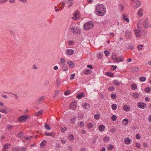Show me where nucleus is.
Masks as SVG:
<instances>
[{
  "label": "nucleus",
  "mask_w": 151,
  "mask_h": 151,
  "mask_svg": "<svg viewBox=\"0 0 151 151\" xmlns=\"http://www.w3.org/2000/svg\"><path fill=\"white\" fill-rule=\"evenodd\" d=\"M133 97L135 98H138L139 96V94L138 93L135 92L133 93Z\"/></svg>",
  "instance_id": "27"
},
{
  "label": "nucleus",
  "mask_w": 151,
  "mask_h": 151,
  "mask_svg": "<svg viewBox=\"0 0 151 151\" xmlns=\"http://www.w3.org/2000/svg\"><path fill=\"white\" fill-rule=\"evenodd\" d=\"M47 144V142L46 140H44L40 144V147L41 148H43Z\"/></svg>",
  "instance_id": "18"
},
{
  "label": "nucleus",
  "mask_w": 151,
  "mask_h": 151,
  "mask_svg": "<svg viewBox=\"0 0 151 151\" xmlns=\"http://www.w3.org/2000/svg\"><path fill=\"white\" fill-rule=\"evenodd\" d=\"M106 75L110 77H113L114 76L113 73L110 72H106Z\"/></svg>",
  "instance_id": "29"
},
{
  "label": "nucleus",
  "mask_w": 151,
  "mask_h": 151,
  "mask_svg": "<svg viewBox=\"0 0 151 151\" xmlns=\"http://www.w3.org/2000/svg\"><path fill=\"white\" fill-rule=\"evenodd\" d=\"M77 104L75 102L72 103L70 105V109L73 110H75L77 107Z\"/></svg>",
  "instance_id": "6"
},
{
  "label": "nucleus",
  "mask_w": 151,
  "mask_h": 151,
  "mask_svg": "<svg viewBox=\"0 0 151 151\" xmlns=\"http://www.w3.org/2000/svg\"><path fill=\"white\" fill-rule=\"evenodd\" d=\"M111 108L112 110H115L117 108V105L116 104H113L111 106Z\"/></svg>",
  "instance_id": "32"
},
{
  "label": "nucleus",
  "mask_w": 151,
  "mask_h": 151,
  "mask_svg": "<svg viewBox=\"0 0 151 151\" xmlns=\"http://www.w3.org/2000/svg\"><path fill=\"white\" fill-rule=\"evenodd\" d=\"M111 132H116V130L115 128H112L111 129Z\"/></svg>",
  "instance_id": "63"
},
{
  "label": "nucleus",
  "mask_w": 151,
  "mask_h": 151,
  "mask_svg": "<svg viewBox=\"0 0 151 151\" xmlns=\"http://www.w3.org/2000/svg\"><path fill=\"white\" fill-rule=\"evenodd\" d=\"M130 109L129 106L127 105H125L124 106L123 109L126 111H129Z\"/></svg>",
  "instance_id": "15"
},
{
  "label": "nucleus",
  "mask_w": 151,
  "mask_h": 151,
  "mask_svg": "<svg viewBox=\"0 0 151 151\" xmlns=\"http://www.w3.org/2000/svg\"><path fill=\"white\" fill-rule=\"evenodd\" d=\"M136 138L137 139H139L140 138V136L139 134H137L136 135Z\"/></svg>",
  "instance_id": "61"
},
{
  "label": "nucleus",
  "mask_w": 151,
  "mask_h": 151,
  "mask_svg": "<svg viewBox=\"0 0 151 151\" xmlns=\"http://www.w3.org/2000/svg\"><path fill=\"white\" fill-rule=\"evenodd\" d=\"M61 65L62 66V68L63 70L65 71H66L68 70V68L65 64H63Z\"/></svg>",
  "instance_id": "23"
},
{
  "label": "nucleus",
  "mask_w": 151,
  "mask_h": 151,
  "mask_svg": "<svg viewBox=\"0 0 151 151\" xmlns=\"http://www.w3.org/2000/svg\"><path fill=\"white\" fill-rule=\"evenodd\" d=\"M128 122V120L127 119H124L122 121V123L124 125L127 124Z\"/></svg>",
  "instance_id": "26"
},
{
  "label": "nucleus",
  "mask_w": 151,
  "mask_h": 151,
  "mask_svg": "<svg viewBox=\"0 0 151 151\" xmlns=\"http://www.w3.org/2000/svg\"><path fill=\"white\" fill-rule=\"evenodd\" d=\"M67 63L71 68H73L75 65V63L72 61H68L67 62Z\"/></svg>",
  "instance_id": "10"
},
{
  "label": "nucleus",
  "mask_w": 151,
  "mask_h": 151,
  "mask_svg": "<svg viewBox=\"0 0 151 151\" xmlns=\"http://www.w3.org/2000/svg\"><path fill=\"white\" fill-rule=\"evenodd\" d=\"M120 7H121V9H120V10L121 11V12H122L124 10V7L122 5H120Z\"/></svg>",
  "instance_id": "62"
},
{
  "label": "nucleus",
  "mask_w": 151,
  "mask_h": 151,
  "mask_svg": "<svg viewBox=\"0 0 151 151\" xmlns=\"http://www.w3.org/2000/svg\"><path fill=\"white\" fill-rule=\"evenodd\" d=\"M135 4L137 5V7H139L140 6L141 4V1H137L135 2Z\"/></svg>",
  "instance_id": "36"
},
{
  "label": "nucleus",
  "mask_w": 151,
  "mask_h": 151,
  "mask_svg": "<svg viewBox=\"0 0 151 151\" xmlns=\"http://www.w3.org/2000/svg\"><path fill=\"white\" fill-rule=\"evenodd\" d=\"M85 95L84 93L81 92L78 93L76 96V98L78 99H81L82 97H84Z\"/></svg>",
  "instance_id": "11"
},
{
  "label": "nucleus",
  "mask_w": 151,
  "mask_h": 151,
  "mask_svg": "<svg viewBox=\"0 0 151 151\" xmlns=\"http://www.w3.org/2000/svg\"><path fill=\"white\" fill-rule=\"evenodd\" d=\"M142 19L139 20V22H138L137 24V28L139 29H140L141 30H142V29L140 26L141 24H142L144 27L147 29L149 27V21L148 19L147 18L145 19L143 22H142Z\"/></svg>",
  "instance_id": "2"
},
{
  "label": "nucleus",
  "mask_w": 151,
  "mask_h": 151,
  "mask_svg": "<svg viewBox=\"0 0 151 151\" xmlns=\"http://www.w3.org/2000/svg\"><path fill=\"white\" fill-rule=\"evenodd\" d=\"M93 124L91 123H89L87 125V127L88 128L91 129L93 127Z\"/></svg>",
  "instance_id": "50"
},
{
  "label": "nucleus",
  "mask_w": 151,
  "mask_h": 151,
  "mask_svg": "<svg viewBox=\"0 0 151 151\" xmlns=\"http://www.w3.org/2000/svg\"><path fill=\"white\" fill-rule=\"evenodd\" d=\"M45 128L48 130H50V126L47 123L45 124Z\"/></svg>",
  "instance_id": "44"
},
{
  "label": "nucleus",
  "mask_w": 151,
  "mask_h": 151,
  "mask_svg": "<svg viewBox=\"0 0 151 151\" xmlns=\"http://www.w3.org/2000/svg\"><path fill=\"white\" fill-rule=\"evenodd\" d=\"M114 88V87L113 86H111L108 88V89L109 91H112Z\"/></svg>",
  "instance_id": "64"
},
{
  "label": "nucleus",
  "mask_w": 151,
  "mask_h": 151,
  "mask_svg": "<svg viewBox=\"0 0 151 151\" xmlns=\"http://www.w3.org/2000/svg\"><path fill=\"white\" fill-rule=\"evenodd\" d=\"M138 106L141 109H144L146 107V104L144 103L139 102L138 104Z\"/></svg>",
  "instance_id": "8"
},
{
  "label": "nucleus",
  "mask_w": 151,
  "mask_h": 151,
  "mask_svg": "<svg viewBox=\"0 0 151 151\" xmlns=\"http://www.w3.org/2000/svg\"><path fill=\"white\" fill-rule=\"evenodd\" d=\"M75 74V73L72 74L70 75V80H73L74 79Z\"/></svg>",
  "instance_id": "49"
},
{
  "label": "nucleus",
  "mask_w": 151,
  "mask_h": 151,
  "mask_svg": "<svg viewBox=\"0 0 151 151\" xmlns=\"http://www.w3.org/2000/svg\"><path fill=\"white\" fill-rule=\"evenodd\" d=\"M119 62H122L123 61V57L122 56H121L119 57Z\"/></svg>",
  "instance_id": "56"
},
{
  "label": "nucleus",
  "mask_w": 151,
  "mask_h": 151,
  "mask_svg": "<svg viewBox=\"0 0 151 151\" xmlns=\"http://www.w3.org/2000/svg\"><path fill=\"white\" fill-rule=\"evenodd\" d=\"M143 11V9L142 8L140 9L137 12L138 14L141 17L143 15V13L142 12Z\"/></svg>",
  "instance_id": "19"
},
{
  "label": "nucleus",
  "mask_w": 151,
  "mask_h": 151,
  "mask_svg": "<svg viewBox=\"0 0 151 151\" xmlns=\"http://www.w3.org/2000/svg\"><path fill=\"white\" fill-rule=\"evenodd\" d=\"M68 138L70 141H72L74 139V137L73 135L70 134L68 135Z\"/></svg>",
  "instance_id": "33"
},
{
  "label": "nucleus",
  "mask_w": 151,
  "mask_h": 151,
  "mask_svg": "<svg viewBox=\"0 0 151 151\" xmlns=\"http://www.w3.org/2000/svg\"><path fill=\"white\" fill-rule=\"evenodd\" d=\"M111 67L112 68H113V70H116L117 68L116 66L114 65H111Z\"/></svg>",
  "instance_id": "60"
},
{
  "label": "nucleus",
  "mask_w": 151,
  "mask_h": 151,
  "mask_svg": "<svg viewBox=\"0 0 151 151\" xmlns=\"http://www.w3.org/2000/svg\"><path fill=\"white\" fill-rule=\"evenodd\" d=\"M132 140L129 137L126 138L124 139V142L126 144L129 145L131 143Z\"/></svg>",
  "instance_id": "9"
},
{
  "label": "nucleus",
  "mask_w": 151,
  "mask_h": 151,
  "mask_svg": "<svg viewBox=\"0 0 151 151\" xmlns=\"http://www.w3.org/2000/svg\"><path fill=\"white\" fill-rule=\"evenodd\" d=\"M114 60H115V61L114 62L116 63H118L119 62V58H117V57L114 58Z\"/></svg>",
  "instance_id": "58"
},
{
  "label": "nucleus",
  "mask_w": 151,
  "mask_h": 151,
  "mask_svg": "<svg viewBox=\"0 0 151 151\" xmlns=\"http://www.w3.org/2000/svg\"><path fill=\"white\" fill-rule=\"evenodd\" d=\"M70 93V90H68L65 91L64 94L65 95H67Z\"/></svg>",
  "instance_id": "55"
},
{
  "label": "nucleus",
  "mask_w": 151,
  "mask_h": 151,
  "mask_svg": "<svg viewBox=\"0 0 151 151\" xmlns=\"http://www.w3.org/2000/svg\"><path fill=\"white\" fill-rule=\"evenodd\" d=\"M44 96H42L40 97L38 99L36 100L37 103L40 104L44 99Z\"/></svg>",
  "instance_id": "22"
},
{
  "label": "nucleus",
  "mask_w": 151,
  "mask_h": 151,
  "mask_svg": "<svg viewBox=\"0 0 151 151\" xmlns=\"http://www.w3.org/2000/svg\"><path fill=\"white\" fill-rule=\"evenodd\" d=\"M139 80L141 82H144L146 80V78L145 77H140L139 78Z\"/></svg>",
  "instance_id": "37"
},
{
  "label": "nucleus",
  "mask_w": 151,
  "mask_h": 151,
  "mask_svg": "<svg viewBox=\"0 0 151 151\" xmlns=\"http://www.w3.org/2000/svg\"><path fill=\"white\" fill-rule=\"evenodd\" d=\"M74 50L71 49H67L66 50V53L69 55H71L73 54Z\"/></svg>",
  "instance_id": "7"
},
{
  "label": "nucleus",
  "mask_w": 151,
  "mask_h": 151,
  "mask_svg": "<svg viewBox=\"0 0 151 151\" xmlns=\"http://www.w3.org/2000/svg\"><path fill=\"white\" fill-rule=\"evenodd\" d=\"M13 151H26L27 148L24 147H16L12 149Z\"/></svg>",
  "instance_id": "5"
},
{
  "label": "nucleus",
  "mask_w": 151,
  "mask_h": 151,
  "mask_svg": "<svg viewBox=\"0 0 151 151\" xmlns=\"http://www.w3.org/2000/svg\"><path fill=\"white\" fill-rule=\"evenodd\" d=\"M132 89L133 90H135L137 88V85L135 84H132L131 85Z\"/></svg>",
  "instance_id": "40"
},
{
  "label": "nucleus",
  "mask_w": 151,
  "mask_h": 151,
  "mask_svg": "<svg viewBox=\"0 0 151 151\" xmlns=\"http://www.w3.org/2000/svg\"><path fill=\"white\" fill-rule=\"evenodd\" d=\"M91 72V70L88 69L86 70L84 72V74L85 75L89 74Z\"/></svg>",
  "instance_id": "24"
},
{
  "label": "nucleus",
  "mask_w": 151,
  "mask_h": 151,
  "mask_svg": "<svg viewBox=\"0 0 151 151\" xmlns=\"http://www.w3.org/2000/svg\"><path fill=\"white\" fill-rule=\"evenodd\" d=\"M104 142H108L109 140V137H104L103 139Z\"/></svg>",
  "instance_id": "43"
},
{
  "label": "nucleus",
  "mask_w": 151,
  "mask_h": 151,
  "mask_svg": "<svg viewBox=\"0 0 151 151\" xmlns=\"http://www.w3.org/2000/svg\"><path fill=\"white\" fill-rule=\"evenodd\" d=\"M99 117L100 115L98 114H95L94 116V118L96 120H98V118Z\"/></svg>",
  "instance_id": "46"
},
{
  "label": "nucleus",
  "mask_w": 151,
  "mask_h": 151,
  "mask_svg": "<svg viewBox=\"0 0 151 151\" xmlns=\"http://www.w3.org/2000/svg\"><path fill=\"white\" fill-rule=\"evenodd\" d=\"M105 126L103 124L99 125V129L100 131L102 132L104 130Z\"/></svg>",
  "instance_id": "17"
},
{
  "label": "nucleus",
  "mask_w": 151,
  "mask_h": 151,
  "mask_svg": "<svg viewBox=\"0 0 151 151\" xmlns=\"http://www.w3.org/2000/svg\"><path fill=\"white\" fill-rule=\"evenodd\" d=\"M70 30L74 35L79 34L81 32V30L78 27L71 25L70 27Z\"/></svg>",
  "instance_id": "3"
},
{
  "label": "nucleus",
  "mask_w": 151,
  "mask_h": 151,
  "mask_svg": "<svg viewBox=\"0 0 151 151\" xmlns=\"http://www.w3.org/2000/svg\"><path fill=\"white\" fill-rule=\"evenodd\" d=\"M139 70V68L137 67L132 68L130 71L131 73H134L137 72Z\"/></svg>",
  "instance_id": "12"
},
{
  "label": "nucleus",
  "mask_w": 151,
  "mask_h": 151,
  "mask_svg": "<svg viewBox=\"0 0 151 151\" xmlns=\"http://www.w3.org/2000/svg\"><path fill=\"white\" fill-rule=\"evenodd\" d=\"M104 53L106 56H108L110 54L109 52L107 50H105L104 51Z\"/></svg>",
  "instance_id": "42"
},
{
  "label": "nucleus",
  "mask_w": 151,
  "mask_h": 151,
  "mask_svg": "<svg viewBox=\"0 0 151 151\" xmlns=\"http://www.w3.org/2000/svg\"><path fill=\"white\" fill-rule=\"evenodd\" d=\"M141 144L139 142H137L136 143V146L137 148H140L141 147Z\"/></svg>",
  "instance_id": "48"
},
{
  "label": "nucleus",
  "mask_w": 151,
  "mask_h": 151,
  "mask_svg": "<svg viewBox=\"0 0 151 151\" xmlns=\"http://www.w3.org/2000/svg\"><path fill=\"white\" fill-rule=\"evenodd\" d=\"M76 118L75 116H74L73 118L72 119H70V122L72 124L74 123L75 122H76Z\"/></svg>",
  "instance_id": "34"
},
{
  "label": "nucleus",
  "mask_w": 151,
  "mask_h": 151,
  "mask_svg": "<svg viewBox=\"0 0 151 151\" xmlns=\"http://www.w3.org/2000/svg\"><path fill=\"white\" fill-rule=\"evenodd\" d=\"M151 88L150 87H146L145 89V91L147 93H149L150 91Z\"/></svg>",
  "instance_id": "31"
},
{
  "label": "nucleus",
  "mask_w": 151,
  "mask_h": 151,
  "mask_svg": "<svg viewBox=\"0 0 151 151\" xmlns=\"http://www.w3.org/2000/svg\"><path fill=\"white\" fill-rule=\"evenodd\" d=\"M93 26L92 21H90L84 24V29L85 30H88L93 28Z\"/></svg>",
  "instance_id": "4"
},
{
  "label": "nucleus",
  "mask_w": 151,
  "mask_h": 151,
  "mask_svg": "<svg viewBox=\"0 0 151 151\" xmlns=\"http://www.w3.org/2000/svg\"><path fill=\"white\" fill-rule=\"evenodd\" d=\"M111 97L112 99H115L116 98V95L115 94L112 93L111 95Z\"/></svg>",
  "instance_id": "47"
},
{
  "label": "nucleus",
  "mask_w": 151,
  "mask_h": 151,
  "mask_svg": "<svg viewBox=\"0 0 151 151\" xmlns=\"http://www.w3.org/2000/svg\"><path fill=\"white\" fill-rule=\"evenodd\" d=\"M79 126L80 127H83L84 126V124L83 122H81L80 123V124H79Z\"/></svg>",
  "instance_id": "59"
},
{
  "label": "nucleus",
  "mask_w": 151,
  "mask_h": 151,
  "mask_svg": "<svg viewBox=\"0 0 151 151\" xmlns=\"http://www.w3.org/2000/svg\"><path fill=\"white\" fill-rule=\"evenodd\" d=\"M112 59L114 60V61H115V60H114V58L117 57V55L115 52H112Z\"/></svg>",
  "instance_id": "25"
},
{
  "label": "nucleus",
  "mask_w": 151,
  "mask_h": 151,
  "mask_svg": "<svg viewBox=\"0 0 151 151\" xmlns=\"http://www.w3.org/2000/svg\"><path fill=\"white\" fill-rule=\"evenodd\" d=\"M67 130V128L65 127H63V128H62L61 129V132H65V131H66Z\"/></svg>",
  "instance_id": "53"
},
{
  "label": "nucleus",
  "mask_w": 151,
  "mask_h": 151,
  "mask_svg": "<svg viewBox=\"0 0 151 151\" xmlns=\"http://www.w3.org/2000/svg\"><path fill=\"white\" fill-rule=\"evenodd\" d=\"M45 136L53 137L55 136V134L54 132H52L50 133H48L46 132H45Z\"/></svg>",
  "instance_id": "13"
},
{
  "label": "nucleus",
  "mask_w": 151,
  "mask_h": 151,
  "mask_svg": "<svg viewBox=\"0 0 151 151\" xmlns=\"http://www.w3.org/2000/svg\"><path fill=\"white\" fill-rule=\"evenodd\" d=\"M111 119L113 121H115L116 120L117 118L116 115H113L111 116Z\"/></svg>",
  "instance_id": "39"
},
{
  "label": "nucleus",
  "mask_w": 151,
  "mask_h": 151,
  "mask_svg": "<svg viewBox=\"0 0 151 151\" xmlns=\"http://www.w3.org/2000/svg\"><path fill=\"white\" fill-rule=\"evenodd\" d=\"M49 84V81L48 80H46L45 82L44 85L45 86H47Z\"/></svg>",
  "instance_id": "52"
},
{
  "label": "nucleus",
  "mask_w": 151,
  "mask_h": 151,
  "mask_svg": "<svg viewBox=\"0 0 151 151\" xmlns=\"http://www.w3.org/2000/svg\"><path fill=\"white\" fill-rule=\"evenodd\" d=\"M8 145L7 144H6L4 145V146L3 148V151H6V150L8 148Z\"/></svg>",
  "instance_id": "38"
},
{
  "label": "nucleus",
  "mask_w": 151,
  "mask_h": 151,
  "mask_svg": "<svg viewBox=\"0 0 151 151\" xmlns=\"http://www.w3.org/2000/svg\"><path fill=\"white\" fill-rule=\"evenodd\" d=\"M74 43V42L73 41L70 40L68 42V44L70 45H73Z\"/></svg>",
  "instance_id": "51"
},
{
  "label": "nucleus",
  "mask_w": 151,
  "mask_h": 151,
  "mask_svg": "<svg viewBox=\"0 0 151 151\" xmlns=\"http://www.w3.org/2000/svg\"><path fill=\"white\" fill-rule=\"evenodd\" d=\"M114 147L113 145L110 144L109 145L108 147L107 148V149L109 150H111L113 149Z\"/></svg>",
  "instance_id": "41"
},
{
  "label": "nucleus",
  "mask_w": 151,
  "mask_h": 151,
  "mask_svg": "<svg viewBox=\"0 0 151 151\" xmlns=\"http://www.w3.org/2000/svg\"><path fill=\"white\" fill-rule=\"evenodd\" d=\"M60 62L61 63V65L65 64L66 60L63 58H60Z\"/></svg>",
  "instance_id": "30"
},
{
  "label": "nucleus",
  "mask_w": 151,
  "mask_h": 151,
  "mask_svg": "<svg viewBox=\"0 0 151 151\" xmlns=\"http://www.w3.org/2000/svg\"><path fill=\"white\" fill-rule=\"evenodd\" d=\"M139 30L138 31L136 29L135 30V34L136 36L137 37H140L141 36V32L140 29H139Z\"/></svg>",
  "instance_id": "14"
},
{
  "label": "nucleus",
  "mask_w": 151,
  "mask_h": 151,
  "mask_svg": "<svg viewBox=\"0 0 151 151\" xmlns=\"http://www.w3.org/2000/svg\"><path fill=\"white\" fill-rule=\"evenodd\" d=\"M82 107L83 109H88L90 107V104L88 103H85L83 105Z\"/></svg>",
  "instance_id": "16"
},
{
  "label": "nucleus",
  "mask_w": 151,
  "mask_h": 151,
  "mask_svg": "<svg viewBox=\"0 0 151 151\" xmlns=\"http://www.w3.org/2000/svg\"><path fill=\"white\" fill-rule=\"evenodd\" d=\"M74 17H75V20H77L78 19V17H77V16L78 15H77V13H76V12H75L74 14Z\"/></svg>",
  "instance_id": "57"
},
{
  "label": "nucleus",
  "mask_w": 151,
  "mask_h": 151,
  "mask_svg": "<svg viewBox=\"0 0 151 151\" xmlns=\"http://www.w3.org/2000/svg\"><path fill=\"white\" fill-rule=\"evenodd\" d=\"M56 83L57 86H59L60 85L61 83L59 79H58L56 81Z\"/></svg>",
  "instance_id": "54"
},
{
  "label": "nucleus",
  "mask_w": 151,
  "mask_h": 151,
  "mask_svg": "<svg viewBox=\"0 0 151 151\" xmlns=\"http://www.w3.org/2000/svg\"><path fill=\"white\" fill-rule=\"evenodd\" d=\"M27 118V116H22L19 118L18 120L20 122L23 121H25V119Z\"/></svg>",
  "instance_id": "20"
},
{
  "label": "nucleus",
  "mask_w": 151,
  "mask_h": 151,
  "mask_svg": "<svg viewBox=\"0 0 151 151\" xmlns=\"http://www.w3.org/2000/svg\"><path fill=\"white\" fill-rule=\"evenodd\" d=\"M42 111L40 110L38 111L35 114V115L37 116H39L42 114Z\"/></svg>",
  "instance_id": "35"
},
{
  "label": "nucleus",
  "mask_w": 151,
  "mask_h": 151,
  "mask_svg": "<svg viewBox=\"0 0 151 151\" xmlns=\"http://www.w3.org/2000/svg\"><path fill=\"white\" fill-rule=\"evenodd\" d=\"M95 12L96 14L100 16H104L106 13V10L105 6L102 4L96 5Z\"/></svg>",
  "instance_id": "1"
},
{
  "label": "nucleus",
  "mask_w": 151,
  "mask_h": 151,
  "mask_svg": "<svg viewBox=\"0 0 151 151\" xmlns=\"http://www.w3.org/2000/svg\"><path fill=\"white\" fill-rule=\"evenodd\" d=\"M23 135L24 133L22 132H20L17 134V136L20 138L23 137Z\"/></svg>",
  "instance_id": "45"
},
{
  "label": "nucleus",
  "mask_w": 151,
  "mask_h": 151,
  "mask_svg": "<svg viewBox=\"0 0 151 151\" xmlns=\"http://www.w3.org/2000/svg\"><path fill=\"white\" fill-rule=\"evenodd\" d=\"M10 34H11V36H12L14 38H15L16 37V32L15 31H10Z\"/></svg>",
  "instance_id": "21"
},
{
  "label": "nucleus",
  "mask_w": 151,
  "mask_h": 151,
  "mask_svg": "<svg viewBox=\"0 0 151 151\" xmlns=\"http://www.w3.org/2000/svg\"><path fill=\"white\" fill-rule=\"evenodd\" d=\"M131 33L129 31H127L125 33V36L128 38L131 35Z\"/></svg>",
  "instance_id": "28"
}]
</instances>
